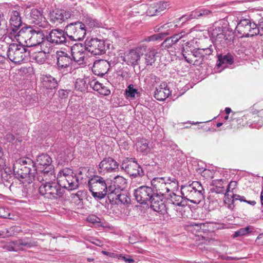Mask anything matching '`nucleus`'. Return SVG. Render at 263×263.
Wrapping results in <instances>:
<instances>
[{
    "label": "nucleus",
    "instance_id": "obj_47",
    "mask_svg": "<svg viewBox=\"0 0 263 263\" xmlns=\"http://www.w3.org/2000/svg\"><path fill=\"white\" fill-rule=\"evenodd\" d=\"M156 8L157 13L158 14H160L162 11H163L168 6L167 3L164 2H160L159 3H156Z\"/></svg>",
    "mask_w": 263,
    "mask_h": 263
},
{
    "label": "nucleus",
    "instance_id": "obj_39",
    "mask_svg": "<svg viewBox=\"0 0 263 263\" xmlns=\"http://www.w3.org/2000/svg\"><path fill=\"white\" fill-rule=\"evenodd\" d=\"M174 210L176 212V215L178 217H184L185 215V213L186 210L188 209L186 202L175 206L173 208Z\"/></svg>",
    "mask_w": 263,
    "mask_h": 263
},
{
    "label": "nucleus",
    "instance_id": "obj_28",
    "mask_svg": "<svg viewBox=\"0 0 263 263\" xmlns=\"http://www.w3.org/2000/svg\"><path fill=\"white\" fill-rule=\"evenodd\" d=\"M220 50H216L218 57V61L216 65L218 68L222 67L223 68H224L226 67L227 64L231 65L233 63L234 58L233 55L229 53L222 55L221 52H219Z\"/></svg>",
    "mask_w": 263,
    "mask_h": 263
},
{
    "label": "nucleus",
    "instance_id": "obj_7",
    "mask_svg": "<svg viewBox=\"0 0 263 263\" xmlns=\"http://www.w3.org/2000/svg\"><path fill=\"white\" fill-rule=\"evenodd\" d=\"M181 192L184 198L194 204H199L204 198V189L198 181L182 186Z\"/></svg>",
    "mask_w": 263,
    "mask_h": 263
},
{
    "label": "nucleus",
    "instance_id": "obj_11",
    "mask_svg": "<svg viewBox=\"0 0 263 263\" xmlns=\"http://www.w3.org/2000/svg\"><path fill=\"white\" fill-rule=\"evenodd\" d=\"M238 33L243 37H252L259 34V29L253 21L248 18L241 19L235 28Z\"/></svg>",
    "mask_w": 263,
    "mask_h": 263
},
{
    "label": "nucleus",
    "instance_id": "obj_3",
    "mask_svg": "<svg viewBox=\"0 0 263 263\" xmlns=\"http://www.w3.org/2000/svg\"><path fill=\"white\" fill-rule=\"evenodd\" d=\"M208 32L215 44V50L226 48L233 40V30L219 23L214 24L209 28Z\"/></svg>",
    "mask_w": 263,
    "mask_h": 263
},
{
    "label": "nucleus",
    "instance_id": "obj_4",
    "mask_svg": "<svg viewBox=\"0 0 263 263\" xmlns=\"http://www.w3.org/2000/svg\"><path fill=\"white\" fill-rule=\"evenodd\" d=\"M37 166L34 165L36 169L35 176L36 179L41 182L43 179L46 180L55 179L54 168L52 164L51 158L47 154H42L36 158Z\"/></svg>",
    "mask_w": 263,
    "mask_h": 263
},
{
    "label": "nucleus",
    "instance_id": "obj_15",
    "mask_svg": "<svg viewBox=\"0 0 263 263\" xmlns=\"http://www.w3.org/2000/svg\"><path fill=\"white\" fill-rule=\"evenodd\" d=\"M85 45L88 52L93 55L103 54L106 52V46L103 40L97 38H87Z\"/></svg>",
    "mask_w": 263,
    "mask_h": 263
},
{
    "label": "nucleus",
    "instance_id": "obj_21",
    "mask_svg": "<svg viewBox=\"0 0 263 263\" xmlns=\"http://www.w3.org/2000/svg\"><path fill=\"white\" fill-rule=\"evenodd\" d=\"M47 40L53 44H63L67 42L65 32L60 29H53L47 36Z\"/></svg>",
    "mask_w": 263,
    "mask_h": 263
},
{
    "label": "nucleus",
    "instance_id": "obj_45",
    "mask_svg": "<svg viewBox=\"0 0 263 263\" xmlns=\"http://www.w3.org/2000/svg\"><path fill=\"white\" fill-rule=\"evenodd\" d=\"M5 248L9 251L17 252L21 250V248L18 247L16 241H11L5 245Z\"/></svg>",
    "mask_w": 263,
    "mask_h": 263
},
{
    "label": "nucleus",
    "instance_id": "obj_50",
    "mask_svg": "<svg viewBox=\"0 0 263 263\" xmlns=\"http://www.w3.org/2000/svg\"><path fill=\"white\" fill-rule=\"evenodd\" d=\"M234 198L235 199V200H239L240 201L247 202L252 205H254L256 204V202L254 200L248 201L246 200V198L244 196H242L239 195L234 194Z\"/></svg>",
    "mask_w": 263,
    "mask_h": 263
},
{
    "label": "nucleus",
    "instance_id": "obj_20",
    "mask_svg": "<svg viewBox=\"0 0 263 263\" xmlns=\"http://www.w3.org/2000/svg\"><path fill=\"white\" fill-rule=\"evenodd\" d=\"M110 68L109 63L105 60H96L93 62L92 71L95 75L103 77Z\"/></svg>",
    "mask_w": 263,
    "mask_h": 263
},
{
    "label": "nucleus",
    "instance_id": "obj_25",
    "mask_svg": "<svg viewBox=\"0 0 263 263\" xmlns=\"http://www.w3.org/2000/svg\"><path fill=\"white\" fill-rule=\"evenodd\" d=\"M171 94L170 88L166 82L161 83L158 87L156 88L154 97L159 101H164Z\"/></svg>",
    "mask_w": 263,
    "mask_h": 263
},
{
    "label": "nucleus",
    "instance_id": "obj_38",
    "mask_svg": "<svg viewBox=\"0 0 263 263\" xmlns=\"http://www.w3.org/2000/svg\"><path fill=\"white\" fill-rule=\"evenodd\" d=\"M168 201L170 203L173 204V207L178 204H181V203L185 202L181 196L177 195L173 192L169 194Z\"/></svg>",
    "mask_w": 263,
    "mask_h": 263
},
{
    "label": "nucleus",
    "instance_id": "obj_56",
    "mask_svg": "<svg viewBox=\"0 0 263 263\" xmlns=\"http://www.w3.org/2000/svg\"><path fill=\"white\" fill-rule=\"evenodd\" d=\"M21 231L20 227L18 226H13L10 227L7 231V232L10 233V235H15Z\"/></svg>",
    "mask_w": 263,
    "mask_h": 263
},
{
    "label": "nucleus",
    "instance_id": "obj_49",
    "mask_svg": "<svg viewBox=\"0 0 263 263\" xmlns=\"http://www.w3.org/2000/svg\"><path fill=\"white\" fill-rule=\"evenodd\" d=\"M191 52L196 58L202 59V60L204 59L202 48H196L193 50L191 49Z\"/></svg>",
    "mask_w": 263,
    "mask_h": 263
},
{
    "label": "nucleus",
    "instance_id": "obj_35",
    "mask_svg": "<svg viewBox=\"0 0 263 263\" xmlns=\"http://www.w3.org/2000/svg\"><path fill=\"white\" fill-rule=\"evenodd\" d=\"M21 27L16 26L9 25V28L6 32L8 33V36L11 39L16 40L17 42L20 39V30Z\"/></svg>",
    "mask_w": 263,
    "mask_h": 263
},
{
    "label": "nucleus",
    "instance_id": "obj_17",
    "mask_svg": "<svg viewBox=\"0 0 263 263\" xmlns=\"http://www.w3.org/2000/svg\"><path fill=\"white\" fill-rule=\"evenodd\" d=\"M73 12L71 9L68 10L64 9L52 10L49 14L50 21L57 25L61 24L73 15Z\"/></svg>",
    "mask_w": 263,
    "mask_h": 263
},
{
    "label": "nucleus",
    "instance_id": "obj_14",
    "mask_svg": "<svg viewBox=\"0 0 263 263\" xmlns=\"http://www.w3.org/2000/svg\"><path fill=\"white\" fill-rule=\"evenodd\" d=\"M146 49V46L141 45L130 50L124 53V56L122 57L123 61L128 65H132L134 67L138 65L140 66V57Z\"/></svg>",
    "mask_w": 263,
    "mask_h": 263
},
{
    "label": "nucleus",
    "instance_id": "obj_48",
    "mask_svg": "<svg viewBox=\"0 0 263 263\" xmlns=\"http://www.w3.org/2000/svg\"><path fill=\"white\" fill-rule=\"evenodd\" d=\"M157 10L156 4L151 5L146 11L147 15L151 16L158 15Z\"/></svg>",
    "mask_w": 263,
    "mask_h": 263
},
{
    "label": "nucleus",
    "instance_id": "obj_44",
    "mask_svg": "<svg viewBox=\"0 0 263 263\" xmlns=\"http://www.w3.org/2000/svg\"><path fill=\"white\" fill-rule=\"evenodd\" d=\"M90 87L92 88L94 90L98 91V92L101 89L103 85L100 83L96 79H92L91 81L88 82Z\"/></svg>",
    "mask_w": 263,
    "mask_h": 263
},
{
    "label": "nucleus",
    "instance_id": "obj_6",
    "mask_svg": "<svg viewBox=\"0 0 263 263\" xmlns=\"http://www.w3.org/2000/svg\"><path fill=\"white\" fill-rule=\"evenodd\" d=\"M106 181L103 177L98 175H93L88 179V187L96 199H102L107 194L110 196L109 186Z\"/></svg>",
    "mask_w": 263,
    "mask_h": 263
},
{
    "label": "nucleus",
    "instance_id": "obj_16",
    "mask_svg": "<svg viewBox=\"0 0 263 263\" xmlns=\"http://www.w3.org/2000/svg\"><path fill=\"white\" fill-rule=\"evenodd\" d=\"M70 52L73 61L79 65H83L85 63L88 51L85 44H75L71 47Z\"/></svg>",
    "mask_w": 263,
    "mask_h": 263
},
{
    "label": "nucleus",
    "instance_id": "obj_43",
    "mask_svg": "<svg viewBox=\"0 0 263 263\" xmlns=\"http://www.w3.org/2000/svg\"><path fill=\"white\" fill-rule=\"evenodd\" d=\"M170 34L168 32H163L156 33L148 37V41H161L164 37Z\"/></svg>",
    "mask_w": 263,
    "mask_h": 263
},
{
    "label": "nucleus",
    "instance_id": "obj_23",
    "mask_svg": "<svg viewBox=\"0 0 263 263\" xmlns=\"http://www.w3.org/2000/svg\"><path fill=\"white\" fill-rule=\"evenodd\" d=\"M127 183L126 180L121 176H117L114 179L112 184L109 185L110 197L123 190Z\"/></svg>",
    "mask_w": 263,
    "mask_h": 263
},
{
    "label": "nucleus",
    "instance_id": "obj_13",
    "mask_svg": "<svg viewBox=\"0 0 263 263\" xmlns=\"http://www.w3.org/2000/svg\"><path fill=\"white\" fill-rule=\"evenodd\" d=\"M121 167L122 170L134 178L144 175L143 169L135 158L124 159L121 163Z\"/></svg>",
    "mask_w": 263,
    "mask_h": 263
},
{
    "label": "nucleus",
    "instance_id": "obj_64",
    "mask_svg": "<svg viewBox=\"0 0 263 263\" xmlns=\"http://www.w3.org/2000/svg\"><path fill=\"white\" fill-rule=\"evenodd\" d=\"M255 244L256 246H263V233L260 234L256 238L255 241Z\"/></svg>",
    "mask_w": 263,
    "mask_h": 263
},
{
    "label": "nucleus",
    "instance_id": "obj_19",
    "mask_svg": "<svg viewBox=\"0 0 263 263\" xmlns=\"http://www.w3.org/2000/svg\"><path fill=\"white\" fill-rule=\"evenodd\" d=\"M29 20L32 23H34L42 28H46L48 23L43 15L42 11L39 9L33 8L30 12Z\"/></svg>",
    "mask_w": 263,
    "mask_h": 263
},
{
    "label": "nucleus",
    "instance_id": "obj_32",
    "mask_svg": "<svg viewBox=\"0 0 263 263\" xmlns=\"http://www.w3.org/2000/svg\"><path fill=\"white\" fill-rule=\"evenodd\" d=\"M136 146L138 151L144 154L149 153L153 148L152 144L147 139L144 138L138 140Z\"/></svg>",
    "mask_w": 263,
    "mask_h": 263
},
{
    "label": "nucleus",
    "instance_id": "obj_18",
    "mask_svg": "<svg viewBox=\"0 0 263 263\" xmlns=\"http://www.w3.org/2000/svg\"><path fill=\"white\" fill-rule=\"evenodd\" d=\"M57 60V66L59 70H62L71 65L73 59L70 51L66 52L63 50H59L56 52Z\"/></svg>",
    "mask_w": 263,
    "mask_h": 263
},
{
    "label": "nucleus",
    "instance_id": "obj_8",
    "mask_svg": "<svg viewBox=\"0 0 263 263\" xmlns=\"http://www.w3.org/2000/svg\"><path fill=\"white\" fill-rule=\"evenodd\" d=\"M29 55L28 48L21 43H11L7 48V57L15 64H21Z\"/></svg>",
    "mask_w": 263,
    "mask_h": 263
},
{
    "label": "nucleus",
    "instance_id": "obj_10",
    "mask_svg": "<svg viewBox=\"0 0 263 263\" xmlns=\"http://www.w3.org/2000/svg\"><path fill=\"white\" fill-rule=\"evenodd\" d=\"M57 180L61 187L68 190L77 189L79 185L77 175L68 168H63L59 172Z\"/></svg>",
    "mask_w": 263,
    "mask_h": 263
},
{
    "label": "nucleus",
    "instance_id": "obj_59",
    "mask_svg": "<svg viewBox=\"0 0 263 263\" xmlns=\"http://www.w3.org/2000/svg\"><path fill=\"white\" fill-rule=\"evenodd\" d=\"M5 139L8 142L14 143L16 142L14 136L11 133H8L5 136Z\"/></svg>",
    "mask_w": 263,
    "mask_h": 263
},
{
    "label": "nucleus",
    "instance_id": "obj_27",
    "mask_svg": "<svg viewBox=\"0 0 263 263\" xmlns=\"http://www.w3.org/2000/svg\"><path fill=\"white\" fill-rule=\"evenodd\" d=\"M41 81L43 86L48 89H55L58 85L57 80L50 74H42Z\"/></svg>",
    "mask_w": 263,
    "mask_h": 263
},
{
    "label": "nucleus",
    "instance_id": "obj_42",
    "mask_svg": "<svg viewBox=\"0 0 263 263\" xmlns=\"http://www.w3.org/2000/svg\"><path fill=\"white\" fill-rule=\"evenodd\" d=\"M225 195V199L224 200V202L225 205L229 209L233 210L234 208V202L235 200V199L234 198V194L231 196V198H229V194L227 193H224Z\"/></svg>",
    "mask_w": 263,
    "mask_h": 263
},
{
    "label": "nucleus",
    "instance_id": "obj_36",
    "mask_svg": "<svg viewBox=\"0 0 263 263\" xmlns=\"http://www.w3.org/2000/svg\"><path fill=\"white\" fill-rule=\"evenodd\" d=\"M5 176H3V181L1 183H3L6 187H8L10 191H15L16 186H15L14 183V178L9 175L4 174Z\"/></svg>",
    "mask_w": 263,
    "mask_h": 263
},
{
    "label": "nucleus",
    "instance_id": "obj_53",
    "mask_svg": "<svg viewBox=\"0 0 263 263\" xmlns=\"http://www.w3.org/2000/svg\"><path fill=\"white\" fill-rule=\"evenodd\" d=\"M237 186V182L235 181H231L227 185V189L225 191L224 193L229 194V192H233V190H234L236 186Z\"/></svg>",
    "mask_w": 263,
    "mask_h": 263
},
{
    "label": "nucleus",
    "instance_id": "obj_24",
    "mask_svg": "<svg viewBox=\"0 0 263 263\" xmlns=\"http://www.w3.org/2000/svg\"><path fill=\"white\" fill-rule=\"evenodd\" d=\"M44 38V34L41 30L33 29L30 38V40L27 42V47H33L39 45H41V46L44 45L45 44Z\"/></svg>",
    "mask_w": 263,
    "mask_h": 263
},
{
    "label": "nucleus",
    "instance_id": "obj_58",
    "mask_svg": "<svg viewBox=\"0 0 263 263\" xmlns=\"http://www.w3.org/2000/svg\"><path fill=\"white\" fill-rule=\"evenodd\" d=\"M174 44L170 37L166 38L162 43V47L165 48H169L172 47Z\"/></svg>",
    "mask_w": 263,
    "mask_h": 263
},
{
    "label": "nucleus",
    "instance_id": "obj_51",
    "mask_svg": "<svg viewBox=\"0 0 263 263\" xmlns=\"http://www.w3.org/2000/svg\"><path fill=\"white\" fill-rule=\"evenodd\" d=\"M214 49H215L214 44L213 45L209 46V47L208 48H202L204 58H205L206 56L212 54L214 51Z\"/></svg>",
    "mask_w": 263,
    "mask_h": 263
},
{
    "label": "nucleus",
    "instance_id": "obj_29",
    "mask_svg": "<svg viewBox=\"0 0 263 263\" xmlns=\"http://www.w3.org/2000/svg\"><path fill=\"white\" fill-rule=\"evenodd\" d=\"M198 171L199 173H200L201 175L206 180L212 179L214 177H218L219 175H220L225 178H227L228 176V174H226L224 171L223 170L218 171H214V170H211L206 168L203 170L202 168H199Z\"/></svg>",
    "mask_w": 263,
    "mask_h": 263
},
{
    "label": "nucleus",
    "instance_id": "obj_1",
    "mask_svg": "<svg viewBox=\"0 0 263 263\" xmlns=\"http://www.w3.org/2000/svg\"><path fill=\"white\" fill-rule=\"evenodd\" d=\"M14 174L22 184V195L27 197L32 193L33 184L35 180L34 162L30 158H23L13 167Z\"/></svg>",
    "mask_w": 263,
    "mask_h": 263
},
{
    "label": "nucleus",
    "instance_id": "obj_34",
    "mask_svg": "<svg viewBox=\"0 0 263 263\" xmlns=\"http://www.w3.org/2000/svg\"><path fill=\"white\" fill-rule=\"evenodd\" d=\"M22 24L20 13L16 10H13L10 14L9 25L21 27Z\"/></svg>",
    "mask_w": 263,
    "mask_h": 263
},
{
    "label": "nucleus",
    "instance_id": "obj_61",
    "mask_svg": "<svg viewBox=\"0 0 263 263\" xmlns=\"http://www.w3.org/2000/svg\"><path fill=\"white\" fill-rule=\"evenodd\" d=\"M189 44V43L187 42L186 45V47H183L182 52V55H183L184 58L185 59V61L189 63H191L192 61L191 60H190L189 58H187V55H186L187 51H186V50H187V51H189L187 50V47H189V46H188Z\"/></svg>",
    "mask_w": 263,
    "mask_h": 263
},
{
    "label": "nucleus",
    "instance_id": "obj_54",
    "mask_svg": "<svg viewBox=\"0 0 263 263\" xmlns=\"http://www.w3.org/2000/svg\"><path fill=\"white\" fill-rule=\"evenodd\" d=\"M185 35V32H181L175 34L172 36L170 37L173 43L175 44L181 39Z\"/></svg>",
    "mask_w": 263,
    "mask_h": 263
},
{
    "label": "nucleus",
    "instance_id": "obj_52",
    "mask_svg": "<svg viewBox=\"0 0 263 263\" xmlns=\"http://www.w3.org/2000/svg\"><path fill=\"white\" fill-rule=\"evenodd\" d=\"M16 242L18 247L20 248L21 250L22 249L21 247L22 246L27 248H31L32 246L31 242L27 241L25 240L19 239L18 240H16Z\"/></svg>",
    "mask_w": 263,
    "mask_h": 263
},
{
    "label": "nucleus",
    "instance_id": "obj_33",
    "mask_svg": "<svg viewBox=\"0 0 263 263\" xmlns=\"http://www.w3.org/2000/svg\"><path fill=\"white\" fill-rule=\"evenodd\" d=\"M125 97L129 100H134L140 97V92L134 87L133 84H129L125 90Z\"/></svg>",
    "mask_w": 263,
    "mask_h": 263
},
{
    "label": "nucleus",
    "instance_id": "obj_40",
    "mask_svg": "<svg viewBox=\"0 0 263 263\" xmlns=\"http://www.w3.org/2000/svg\"><path fill=\"white\" fill-rule=\"evenodd\" d=\"M115 197H112L113 199L118 200L119 202L122 204H129L130 202V199L126 193H121V191L116 194H114Z\"/></svg>",
    "mask_w": 263,
    "mask_h": 263
},
{
    "label": "nucleus",
    "instance_id": "obj_63",
    "mask_svg": "<svg viewBox=\"0 0 263 263\" xmlns=\"http://www.w3.org/2000/svg\"><path fill=\"white\" fill-rule=\"evenodd\" d=\"M69 90H64V89H61L59 90L58 93L59 97L61 99H65L68 97V94H69Z\"/></svg>",
    "mask_w": 263,
    "mask_h": 263
},
{
    "label": "nucleus",
    "instance_id": "obj_5",
    "mask_svg": "<svg viewBox=\"0 0 263 263\" xmlns=\"http://www.w3.org/2000/svg\"><path fill=\"white\" fill-rule=\"evenodd\" d=\"M151 184L156 200L159 201H163V196L177 186L178 181L174 177H155Z\"/></svg>",
    "mask_w": 263,
    "mask_h": 263
},
{
    "label": "nucleus",
    "instance_id": "obj_31",
    "mask_svg": "<svg viewBox=\"0 0 263 263\" xmlns=\"http://www.w3.org/2000/svg\"><path fill=\"white\" fill-rule=\"evenodd\" d=\"M33 28L31 26L23 27L20 30V39L18 41L19 43L24 42L26 43V47H27V42L30 40Z\"/></svg>",
    "mask_w": 263,
    "mask_h": 263
},
{
    "label": "nucleus",
    "instance_id": "obj_57",
    "mask_svg": "<svg viewBox=\"0 0 263 263\" xmlns=\"http://www.w3.org/2000/svg\"><path fill=\"white\" fill-rule=\"evenodd\" d=\"M87 221L93 224L98 223L101 222V219L95 215H91L87 217Z\"/></svg>",
    "mask_w": 263,
    "mask_h": 263
},
{
    "label": "nucleus",
    "instance_id": "obj_9",
    "mask_svg": "<svg viewBox=\"0 0 263 263\" xmlns=\"http://www.w3.org/2000/svg\"><path fill=\"white\" fill-rule=\"evenodd\" d=\"M55 179L46 180L45 178L42 181H44L39 188L41 195L48 199H57L61 197L63 194V190L58 183L53 182Z\"/></svg>",
    "mask_w": 263,
    "mask_h": 263
},
{
    "label": "nucleus",
    "instance_id": "obj_60",
    "mask_svg": "<svg viewBox=\"0 0 263 263\" xmlns=\"http://www.w3.org/2000/svg\"><path fill=\"white\" fill-rule=\"evenodd\" d=\"M89 178H90L88 176L87 174H83V176L79 178V184H86L88 186V181Z\"/></svg>",
    "mask_w": 263,
    "mask_h": 263
},
{
    "label": "nucleus",
    "instance_id": "obj_12",
    "mask_svg": "<svg viewBox=\"0 0 263 263\" xmlns=\"http://www.w3.org/2000/svg\"><path fill=\"white\" fill-rule=\"evenodd\" d=\"M65 31L69 39L73 41H81L86 34L85 24L79 21L68 24Z\"/></svg>",
    "mask_w": 263,
    "mask_h": 263
},
{
    "label": "nucleus",
    "instance_id": "obj_46",
    "mask_svg": "<svg viewBox=\"0 0 263 263\" xmlns=\"http://www.w3.org/2000/svg\"><path fill=\"white\" fill-rule=\"evenodd\" d=\"M196 12V18H198L201 16H206L212 13L211 11L206 9H200L195 10Z\"/></svg>",
    "mask_w": 263,
    "mask_h": 263
},
{
    "label": "nucleus",
    "instance_id": "obj_26",
    "mask_svg": "<svg viewBox=\"0 0 263 263\" xmlns=\"http://www.w3.org/2000/svg\"><path fill=\"white\" fill-rule=\"evenodd\" d=\"M156 50L154 48L148 49L144 54L143 59H141L140 66L146 68L149 66H153L156 61Z\"/></svg>",
    "mask_w": 263,
    "mask_h": 263
},
{
    "label": "nucleus",
    "instance_id": "obj_2",
    "mask_svg": "<svg viewBox=\"0 0 263 263\" xmlns=\"http://www.w3.org/2000/svg\"><path fill=\"white\" fill-rule=\"evenodd\" d=\"M134 195L137 201L141 204L151 203V208L155 212L164 215L167 213V208L163 201H158L155 191L151 187L141 186L135 190Z\"/></svg>",
    "mask_w": 263,
    "mask_h": 263
},
{
    "label": "nucleus",
    "instance_id": "obj_55",
    "mask_svg": "<svg viewBox=\"0 0 263 263\" xmlns=\"http://www.w3.org/2000/svg\"><path fill=\"white\" fill-rule=\"evenodd\" d=\"M185 35V32H181L175 34L172 36L170 37L173 43L175 44L181 39Z\"/></svg>",
    "mask_w": 263,
    "mask_h": 263
},
{
    "label": "nucleus",
    "instance_id": "obj_22",
    "mask_svg": "<svg viewBox=\"0 0 263 263\" xmlns=\"http://www.w3.org/2000/svg\"><path fill=\"white\" fill-rule=\"evenodd\" d=\"M117 161L110 157L104 158L99 164V171L100 173L111 172L118 168Z\"/></svg>",
    "mask_w": 263,
    "mask_h": 263
},
{
    "label": "nucleus",
    "instance_id": "obj_37",
    "mask_svg": "<svg viewBox=\"0 0 263 263\" xmlns=\"http://www.w3.org/2000/svg\"><path fill=\"white\" fill-rule=\"evenodd\" d=\"M254 228L252 226H247L245 228H240L235 231L233 235V238H235L239 236L248 235L253 231Z\"/></svg>",
    "mask_w": 263,
    "mask_h": 263
},
{
    "label": "nucleus",
    "instance_id": "obj_30",
    "mask_svg": "<svg viewBox=\"0 0 263 263\" xmlns=\"http://www.w3.org/2000/svg\"><path fill=\"white\" fill-rule=\"evenodd\" d=\"M226 184V180L222 178L214 179L212 182L213 187L211 189V191L212 192L217 194H224L226 191L224 185Z\"/></svg>",
    "mask_w": 263,
    "mask_h": 263
},
{
    "label": "nucleus",
    "instance_id": "obj_62",
    "mask_svg": "<svg viewBox=\"0 0 263 263\" xmlns=\"http://www.w3.org/2000/svg\"><path fill=\"white\" fill-rule=\"evenodd\" d=\"M99 93L102 95L107 96L110 94V90L107 87L103 85Z\"/></svg>",
    "mask_w": 263,
    "mask_h": 263
},
{
    "label": "nucleus",
    "instance_id": "obj_41",
    "mask_svg": "<svg viewBox=\"0 0 263 263\" xmlns=\"http://www.w3.org/2000/svg\"><path fill=\"white\" fill-rule=\"evenodd\" d=\"M75 87L80 91H84L87 88V82L85 79H78L76 81Z\"/></svg>",
    "mask_w": 263,
    "mask_h": 263
}]
</instances>
